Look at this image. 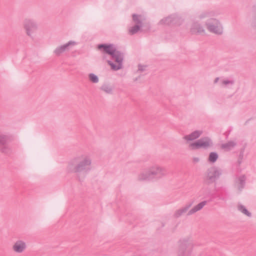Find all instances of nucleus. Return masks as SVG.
I'll return each mask as SVG.
<instances>
[{
  "mask_svg": "<svg viewBox=\"0 0 256 256\" xmlns=\"http://www.w3.org/2000/svg\"><path fill=\"white\" fill-rule=\"evenodd\" d=\"M98 48L102 50L104 52H106L112 56L114 58L116 62V64H114L108 62L109 64L111 66L112 68L114 70H117L121 68V62H122V58L118 52H116L115 49L112 46L99 45Z\"/></svg>",
  "mask_w": 256,
  "mask_h": 256,
  "instance_id": "obj_1",
  "label": "nucleus"
},
{
  "mask_svg": "<svg viewBox=\"0 0 256 256\" xmlns=\"http://www.w3.org/2000/svg\"><path fill=\"white\" fill-rule=\"evenodd\" d=\"M23 26L26 34L29 36L34 34L37 28L36 24L30 20H26Z\"/></svg>",
  "mask_w": 256,
  "mask_h": 256,
  "instance_id": "obj_2",
  "label": "nucleus"
},
{
  "mask_svg": "<svg viewBox=\"0 0 256 256\" xmlns=\"http://www.w3.org/2000/svg\"><path fill=\"white\" fill-rule=\"evenodd\" d=\"M212 142L210 140L207 138H202L190 144V146L192 149H198L200 148H206L210 146Z\"/></svg>",
  "mask_w": 256,
  "mask_h": 256,
  "instance_id": "obj_3",
  "label": "nucleus"
},
{
  "mask_svg": "<svg viewBox=\"0 0 256 256\" xmlns=\"http://www.w3.org/2000/svg\"><path fill=\"white\" fill-rule=\"evenodd\" d=\"M26 248V242L22 240H16L12 246V251L16 254H21Z\"/></svg>",
  "mask_w": 256,
  "mask_h": 256,
  "instance_id": "obj_4",
  "label": "nucleus"
},
{
  "mask_svg": "<svg viewBox=\"0 0 256 256\" xmlns=\"http://www.w3.org/2000/svg\"><path fill=\"white\" fill-rule=\"evenodd\" d=\"M208 28L210 32L216 34H220L222 32V28L216 20H212L208 22Z\"/></svg>",
  "mask_w": 256,
  "mask_h": 256,
  "instance_id": "obj_5",
  "label": "nucleus"
},
{
  "mask_svg": "<svg viewBox=\"0 0 256 256\" xmlns=\"http://www.w3.org/2000/svg\"><path fill=\"white\" fill-rule=\"evenodd\" d=\"M76 44V43L75 42L70 41L64 45L60 46L56 48L54 50V52L56 54L58 55L62 52H64L65 50H66L68 46L75 45Z\"/></svg>",
  "mask_w": 256,
  "mask_h": 256,
  "instance_id": "obj_6",
  "label": "nucleus"
},
{
  "mask_svg": "<svg viewBox=\"0 0 256 256\" xmlns=\"http://www.w3.org/2000/svg\"><path fill=\"white\" fill-rule=\"evenodd\" d=\"M201 134L202 132L195 131L192 132V134L184 136V139L185 140L186 142L193 140L198 138L201 135Z\"/></svg>",
  "mask_w": 256,
  "mask_h": 256,
  "instance_id": "obj_7",
  "label": "nucleus"
},
{
  "mask_svg": "<svg viewBox=\"0 0 256 256\" xmlns=\"http://www.w3.org/2000/svg\"><path fill=\"white\" fill-rule=\"evenodd\" d=\"M206 204L205 202H202L198 204H197L195 207H194L190 212H188V214H193L200 210H201Z\"/></svg>",
  "mask_w": 256,
  "mask_h": 256,
  "instance_id": "obj_8",
  "label": "nucleus"
},
{
  "mask_svg": "<svg viewBox=\"0 0 256 256\" xmlns=\"http://www.w3.org/2000/svg\"><path fill=\"white\" fill-rule=\"evenodd\" d=\"M88 78L92 82L97 83L98 82V76L94 74H89Z\"/></svg>",
  "mask_w": 256,
  "mask_h": 256,
  "instance_id": "obj_9",
  "label": "nucleus"
},
{
  "mask_svg": "<svg viewBox=\"0 0 256 256\" xmlns=\"http://www.w3.org/2000/svg\"><path fill=\"white\" fill-rule=\"evenodd\" d=\"M238 210L246 216H250V213L248 210H246L244 206H238Z\"/></svg>",
  "mask_w": 256,
  "mask_h": 256,
  "instance_id": "obj_10",
  "label": "nucleus"
},
{
  "mask_svg": "<svg viewBox=\"0 0 256 256\" xmlns=\"http://www.w3.org/2000/svg\"><path fill=\"white\" fill-rule=\"evenodd\" d=\"M218 158V155L216 154L214 152H212L210 154L209 156V160L212 162H214Z\"/></svg>",
  "mask_w": 256,
  "mask_h": 256,
  "instance_id": "obj_11",
  "label": "nucleus"
},
{
  "mask_svg": "<svg viewBox=\"0 0 256 256\" xmlns=\"http://www.w3.org/2000/svg\"><path fill=\"white\" fill-rule=\"evenodd\" d=\"M6 136L5 135L0 134V146H4L6 144Z\"/></svg>",
  "mask_w": 256,
  "mask_h": 256,
  "instance_id": "obj_12",
  "label": "nucleus"
},
{
  "mask_svg": "<svg viewBox=\"0 0 256 256\" xmlns=\"http://www.w3.org/2000/svg\"><path fill=\"white\" fill-rule=\"evenodd\" d=\"M139 29L140 28L138 26H135L131 28L129 30V32L130 34H133L136 33V32H138L139 30Z\"/></svg>",
  "mask_w": 256,
  "mask_h": 256,
  "instance_id": "obj_13",
  "label": "nucleus"
},
{
  "mask_svg": "<svg viewBox=\"0 0 256 256\" xmlns=\"http://www.w3.org/2000/svg\"><path fill=\"white\" fill-rule=\"evenodd\" d=\"M90 164V162L89 160H84L78 166V167L76 168V170H78V168L80 166H84L85 164Z\"/></svg>",
  "mask_w": 256,
  "mask_h": 256,
  "instance_id": "obj_14",
  "label": "nucleus"
},
{
  "mask_svg": "<svg viewBox=\"0 0 256 256\" xmlns=\"http://www.w3.org/2000/svg\"><path fill=\"white\" fill-rule=\"evenodd\" d=\"M161 172V170L158 169V168H156V169H154V170L152 172V174H158V173L160 172Z\"/></svg>",
  "mask_w": 256,
  "mask_h": 256,
  "instance_id": "obj_15",
  "label": "nucleus"
},
{
  "mask_svg": "<svg viewBox=\"0 0 256 256\" xmlns=\"http://www.w3.org/2000/svg\"><path fill=\"white\" fill-rule=\"evenodd\" d=\"M133 20H134V21H138L139 20V16H137V15H133Z\"/></svg>",
  "mask_w": 256,
  "mask_h": 256,
  "instance_id": "obj_16",
  "label": "nucleus"
},
{
  "mask_svg": "<svg viewBox=\"0 0 256 256\" xmlns=\"http://www.w3.org/2000/svg\"><path fill=\"white\" fill-rule=\"evenodd\" d=\"M185 210H186V208H184V210H182L178 211V212H180V214H182V212H184Z\"/></svg>",
  "mask_w": 256,
  "mask_h": 256,
  "instance_id": "obj_17",
  "label": "nucleus"
},
{
  "mask_svg": "<svg viewBox=\"0 0 256 256\" xmlns=\"http://www.w3.org/2000/svg\"><path fill=\"white\" fill-rule=\"evenodd\" d=\"M2 152H5V150H2Z\"/></svg>",
  "mask_w": 256,
  "mask_h": 256,
  "instance_id": "obj_18",
  "label": "nucleus"
}]
</instances>
